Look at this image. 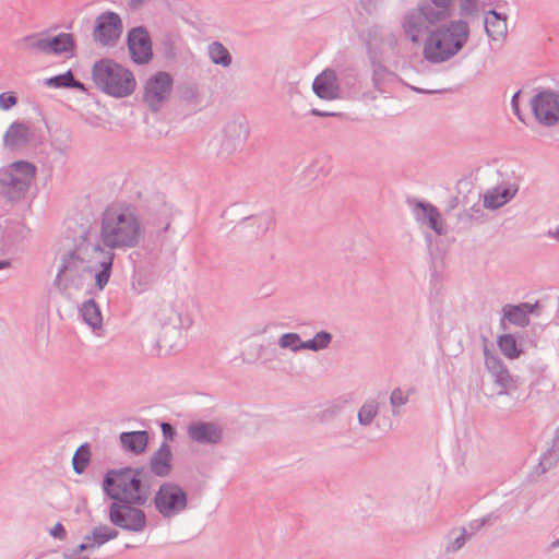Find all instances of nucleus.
Listing matches in <instances>:
<instances>
[{"instance_id": "obj_56", "label": "nucleus", "mask_w": 559, "mask_h": 559, "mask_svg": "<svg viewBox=\"0 0 559 559\" xmlns=\"http://www.w3.org/2000/svg\"><path fill=\"white\" fill-rule=\"evenodd\" d=\"M311 115H313L316 117H335L338 114L331 112V111H323V110L313 108V109H311Z\"/></svg>"}, {"instance_id": "obj_44", "label": "nucleus", "mask_w": 559, "mask_h": 559, "mask_svg": "<svg viewBox=\"0 0 559 559\" xmlns=\"http://www.w3.org/2000/svg\"><path fill=\"white\" fill-rule=\"evenodd\" d=\"M99 237L100 242H97L96 245L87 243L84 247L79 248V252L88 254L90 251L96 252V253H103V247L102 243H105V212L99 217Z\"/></svg>"}, {"instance_id": "obj_45", "label": "nucleus", "mask_w": 559, "mask_h": 559, "mask_svg": "<svg viewBox=\"0 0 559 559\" xmlns=\"http://www.w3.org/2000/svg\"><path fill=\"white\" fill-rule=\"evenodd\" d=\"M93 81L100 92L105 93V58L94 63Z\"/></svg>"}, {"instance_id": "obj_54", "label": "nucleus", "mask_w": 559, "mask_h": 559, "mask_svg": "<svg viewBox=\"0 0 559 559\" xmlns=\"http://www.w3.org/2000/svg\"><path fill=\"white\" fill-rule=\"evenodd\" d=\"M148 0H129L128 7L130 10L135 11L139 10L142 5H144Z\"/></svg>"}, {"instance_id": "obj_2", "label": "nucleus", "mask_w": 559, "mask_h": 559, "mask_svg": "<svg viewBox=\"0 0 559 559\" xmlns=\"http://www.w3.org/2000/svg\"><path fill=\"white\" fill-rule=\"evenodd\" d=\"M471 37L469 23L466 20H447L433 27L423 45V57L431 64L448 62L457 56Z\"/></svg>"}, {"instance_id": "obj_47", "label": "nucleus", "mask_w": 559, "mask_h": 559, "mask_svg": "<svg viewBox=\"0 0 559 559\" xmlns=\"http://www.w3.org/2000/svg\"><path fill=\"white\" fill-rule=\"evenodd\" d=\"M252 223L255 224L259 228V231L257 233V235H263L273 225V215L270 213H266V214H262L260 216H255L252 218Z\"/></svg>"}, {"instance_id": "obj_53", "label": "nucleus", "mask_w": 559, "mask_h": 559, "mask_svg": "<svg viewBox=\"0 0 559 559\" xmlns=\"http://www.w3.org/2000/svg\"><path fill=\"white\" fill-rule=\"evenodd\" d=\"M84 120L86 123H88L92 127H99L103 121L102 117H99L91 111L86 112Z\"/></svg>"}, {"instance_id": "obj_57", "label": "nucleus", "mask_w": 559, "mask_h": 559, "mask_svg": "<svg viewBox=\"0 0 559 559\" xmlns=\"http://www.w3.org/2000/svg\"><path fill=\"white\" fill-rule=\"evenodd\" d=\"M198 95V88L194 85H190L185 91V97L186 98H193Z\"/></svg>"}, {"instance_id": "obj_38", "label": "nucleus", "mask_w": 559, "mask_h": 559, "mask_svg": "<svg viewBox=\"0 0 559 559\" xmlns=\"http://www.w3.org/2000/svg\"><path fill=\"white\" fill-rule=\"evenodd\" d=\"M333 336L328 331L318 332L312 338L306 341V349L320 352L326 349L332 343Z\"/></svg>"}, {"instance_id": "obj_22", "label": "nucleus", "mask_w": 559, "mask_h": 559, "mask_svg": "<svg viewBox=\"0 0 559 559\" xmlns=\"http://www.w3.org/2000/svg\"><path fill=\"white\" fill-rule=\"evenodd\" d=\"M148 432L145 430L121 432L119 435L120 448L124 453L141 455L148 444Z\"/></svg>"}, {"instance_id": "obj_18", "label": "nucleus", "mask_w": 559, "mask_h": 559, "mask_svg": "<svg viewBox=\"0 0 559 559\" xmlns=\"http://www.w3.org/2000/svg\"><path fill=\"white\" fill-rule=\"evenodd\" d=\"M187 433L195 443L213 445L223 440L224 429L214 421H195L188 426Z\"/></svg>"}, {"instance_id": "obj_31", "label": "nucleus", "mask_w": 559, "mask_h": 559, "mask_svg": "<svg viewBox=\"0 0 559 559\" xmlns=\"http://www.w3.org/2000/svg\"><path fill=\"white\" fill-rule=\"evenodd\" d=\"M45 84L47 86L55 87V88L64 87V88H75V90H79L82 92L86 91L85 85L82 82L75 80L71 70H68L67 72H64L62 74L46 79Z\"/></svg>"}, {"instance_id": "obj_15", "label": "nucleus", "mask_w": 559, "mask_h": 559, "mask_svg": "<svg viewBox=\"0 0 559 559\" xmlns=\"http://www.w3.org/2000/svg\"><path fill=\"white\" fill-rule=\"evenodd\" d=\"M531 107L543 126L552 127L559 121V93L543 91L531 99Z\"/></svg>"}, {"instance_id": "obj_7", "label": "nucleus", "mask_w": 559, "mask_h": 559, "mask_svg": "<svg viewBox=\"0 0 559 559\" xmlns=\"http://www.w3.org/2000/svg\"><path fill=\"white\" fill-rule=\"evenodd\" d=\"M250 135V124L246 117L239 116L227 121L221 132L217 157L227 160L241 152Z\"/></svg>"}, {"instance_id": "obj_5", "label": "nucleus", "mask_w": 559, "mask_h": 559, "mask_svg": "<svg viewBox=\"0 0 559 559\" xmlns=\"http://www.w3.org/2000/svg\"><path fill=\"white\" fill-rule=\"evenodd\" d=\"M141 469L122 467L107 471V497L114 502L145 504L148 493L142 487Z\"/></svg>"}, {"instance_id": "obj_16", "label": "nucleus", "mask_w": 559, "mask_h": 559, "mask_svg": "<svg viewBox=\"0 0 559 559\" xmlns=\"http://www.w3.org/2000/svg\"><path fill=\"white\" fill-rule=\"evenodd\" d=\"M408 203L415 219L419 224L428 226L439 236L447 234L445 222L435 205L417 200L409 201Z\"/></svg>"}, {"instance_id": "obj_28", "label": "nucleus", "mask_w": 559, "mask_h": 559, "mask_svg": "<svg viewBox=\"0 0 559 559\" xmlns=\"http://www.w3.org/2000/svg\"><path fill=\"white\" fill-rule=\"evenodd\" d=\"M80 313L83 321L88 324L94 331L102 330L103 317L99 307L94 299H88L82 304Z\"/></svg>"}, {"instance_id": "obj_25", "label": "nucleus", "mask_w": 559, "mask_h": 559, "mask_svg": "<svg viewBox=\"0 0 559 559\" xmlns=\"http://www.w3.org/2000/svg\"><path fill=\"white\" fill-rule=\"evenodd\" d=\"M47 55H68L72 57L76 47L71 33H59L56 36L46 34Z\"/></svg>"}, {"instance_id": "obj_49", "label": "nucleus", "mask_w": 559, "mask_h": 559, "mask_svg": "<svg viewBox=\"0 0 559 559\" xmlns=\"http://www.w3.org/2000/svg\"><path fill=\"white\" fill-rule=\"evenodd\" d=\"M151 282L152 281L150 278L143 276L141 272H138L133 276L132 288L139 294L143 293L148 288Z\"/></svg>"}, {"instance_id": "obj_1", "label": "nucleus", "mask_w": 559, "mask_h": 559, "mask_svg": "<svg viewBox=\"0 0 559 559\" xmlns=\"http://www.w3.org/2000/svg\"><path fill=\"white\" fill-rule=\"evenodd\" d=\"M146 320L150 331L143 332L141 344L148 355L156 357L176 352L182 342V331L194 322L189 300L177 296L153 300L147 308Z\"/></svg>"}, {"instance_id": "obj_23", "label": "nucleus", "mask_w": 559, "mask_h": 559, "mask_svg": "<svg viewBox=\"0 0 559 559\" xmlns=\"http://www.w3.org/2000/svg\"><path fill=\"white\" fill-rule=\"evenodd\" d=\"M171 460L170 445L167 442H163L150 459L151 472L158 477L168 476L171 472Z\"/></svg>"}, {"instance_id": "obj_17", "label": "nucleus", "mask_w": 559, "mask_h": 559, "mask_svg": "<svg viewBox=\"0 0 559 559\" xmlns=\"http://www.w3.org/2000/svg\"><path fill=\"white\" fill-rule=\"evenodd\" d=\"M540 308L542 306L538 301L535 304H507L502 307V317L500 319V325L503 330H506V322L508 321L509 323L515 326L525 328L530 324V314L539 313Z\"/></svg>"}, {"instance_id": "obj_62", "label": "nucleus", "mask_w": 559, "mask_h": 559, "mask_svg": "<svg viewBox=\"0 0 559 559\" xmlns=\"http://www.w3.org/2000/svg\"><path fill=\"white\" fill-rule=\"evenodd\" d=\"M559 547V538L554 540L550 545H549V550H555L556 548Z\"/></svg>"}, {"instance_id": "obj_60", "label": "nucleus", "mask_w": 559, "mask_h": 559, "mask_svg": "<svg viewBox=\"0 0 559 559\" xmlns=\"http://www.w3.org/2000/svg\"><path fill=\"white\" fill-rule=\"evenodd\" d=\"M111 265H112V255L107 257V281L109 280V276H110Z\"/></svg>"}, {"instance_id": "obj_13", "label": "nucleus", "mask_w": 559, "mask_h": 559, "mask_svg": "<svg viewBox=\"0 0 559 559\" xmlns=\"http://www.w3.org/2000/svg\"><path fill=\"white\" fill-rule=\"evenodd\" d=\"M136 87V80L131 70L107 60V95L117 98L131 95Z\"/></svg>"}, {"instance_id": "obj_59", "label": "nucleus", "mask_w": 559, "mask_h": 559, "mask_svg": "<svg viewBox=\"0 0 559 559\" xmlns=\"http://www.w3.org/2000/svg\"><path fill=\"white\" fill-rule=\"evenodd\" d=\"M386 41L389 45L391 46H396L397 45V38L394 34H390L388 37H386Z\"/></svg>"}, {"instance_id": "obj_33", "label": "nucleus", "mask_w": 559, "mask_h": 559, "mask_svg": "<svg viewBox=\"0 0 559 559\" xmlns=\"http://www.w3.org/2000/svg\"><path fill=\"white\" fill-rule=\"evenodd\" d=\"M380 404L374 399H369L364 402L358 411V423L362 427H369L374 418L378 416Z\"/></svg>"}, {"instance_id": "obj_40", "label": "nucleus", "mask_w": 559, "mask_h": 559, "mask_svg": "<svg viewBox=\"0 0 559 559\" xmlns=\"http://www.w3.org/2000/svg\"><path fill=\"white\" fill-rule=\"evenodd\" d=\"M345 402L344 401H334L326 405L323 409H321L317 414V418L320 423H329L336 418L344 409Z\"/></svg>"}, {"instance_id": "obj_19", "label": "nucleus", "mask_w": 559, "mask_h": 559, "mask_svg": "<svg viewBox=\"0 0 559 559\" xmlns=\"http://www.w3.org/2000/svg\"><path fill=\"white\" fill-rule=\"evenodd\" d=\"M518 191V183L511 181L501 182L485 191L483 205L488 210H498L509 203L516 195Z\"/></svg>"}, {"instance_id": "obj_6", "label": "nucleus", "mask_w": 559, "mask_h": 559, "mask_svg": "<svg viewBox=\"0 0 559 559\" xmlns=\"http://www.w3.org/2000/svg\"><path fill=\"white\" fill-rule=\"evenodd\" d=\"M36 175L34 164L25 160L13 162L0 171V191L10 201L25 197Z\"/></svg>"}, {"instance_id": "obj_21", "label": "nucleus", "mask_w": 559, "mask_h": 559, "mask_svg": "<svg viewBox=\"0 0 559 559\" xmlns=\"http://www.w3.org/2000/svg\"><path fill=\"white\" fill-rule=\"evenodd\" d=\"M33 138L31 126L15 121L10 124L3 135V145L12 151L25 147Z\"/></svg>"}, {"instance_id": "obj_35", "label": "nucleus", "mask_w": 559, "mask_h": 559, "mask_svg": "<svg viewBox=\"0 0 559 559\" xmlns=\"http://www.w3.org/2000/svg\"><path fill=\"white\" fill-rule=\"evenodd\" d=\"M278 347L282 349H289L293 353H298L306 349V341H302L300 335L295 332L284 333L278 337Z\"/></svg>"}, {"instance_id": "obj_52", "label": "nucleus", "mask_w": 559, "mask_h": 559, "mask_svg": "<svg viewBox=\"0 0 559 559\" xmlns=\"http://www.w3.org/2000/svg\"><path fill=\"white\" fill-rule=\"evenodd\" d=\"M50 535L55 538H58L60 540H63L66 538V530L63 525L58 522L51 530Z\"/></svg>"}, {"instance_id": "obj_37", "label": "nucleus", "mask_w": 559, "mask_h": 559, "mask_svg": "<svg viewBox=\"0 0 559 559\" xmlns=\"http://www.w3.org/2000/svg\"><path fill=\"white\" fill-rule=\"evenodd\" d=\"M91 460V450L87 443L81 444L72 457L73 471L81 475L86 469Z\"/></svg>"}, {"instance_id": "obj_63", "label": "nucleus", "mask_w": 559, "mask_h": 559, "mask_svg": "<svg viewBox=\"0 0 559 559\" xmlns=\"http://www.w3.org/2000/svg\"><path fill=\"white\" fill-rule=\"evenodd\" d=\"M486 518L481 519L480 521H476V528H480L481 526H484L486 524Z\"/></svg>"}, {"instance_id": "obj_58", "label": "nucleus", "mask_w": 559, "mask_h": 559, "mask_svg": "<svg viewBox=\"0 0 559 559\" xmlns=\"http://www.w3.org/2000/svg\"><path fill=\"white\" fill-rule=\"evenodd\" d=\"M118 535L117 531L114 528H107V542L116 538Z\"/></svg>"}, {"instance_id": "obj_4", "label": "nucleus", "mask_w": 559, "mask_h": 559, "mask_svg": "<svg viewBox=\"0 0 559 559\" xmlns=\"http://www.w3.org/2000/svg\"><path fill=\"white\" fill-rule=\"evenodd\" d=\"M142 226L133 205L114 202L107 206V247L132 248L139 243Z\"/></svg>"}, {"instance_id": "obj_43", "label": "nucleus", "mask_w": 559, "mask_h": 559, "mask_svg": "<svg viewBox=\"0 0 559 559\" xmlns=\"http://www.w3.org/2000/svg\"><path fill=\"white\" fill-rule=\"evenodd\" d=\"M105 544V528L103 527H96L93 531V538L90 536H86L85 542L80 544L78 547L79 551L86 550L88 548H93L95 545H103Z\"/></svg>"}, {"instance_id": "obj_50", "label": "nucleus", "mask_w": 559, "mask_h": 559, "mask_svg": "<svg viewBox=\"0 0 559 559\" xmlns=\"http://www.w3.org/2000/svg\"><path fill=\"white\" fill-rule=\"evenodd\" d=\"M17 104V97L13 92H3L0 94V109L9 110Z\"/></svg>"}, {"instance_id": "obj_14", "label": "nucleus", "mask_w": 559, "mask_h": 559, "mask_svg": "<svg viewBox=\"0 0 559 559\" xmlns=\"http://www.w3.org/2000/svg\"><path fill=\"white\" fill-rule=\"evenodd\" d=\"M484 357L485 368L492 378L496 393L498 395H510L518 386L516 380L511 376L501 358L492 354L487 346L484 348Z\"/></svg>"}, {"instance_id": "obj_36", "label": "nucleus", "mask_w": 559, "mask_h": 559, "mask_svg": "<svg viewBox=\"0 0 559 559\" xmlns=\"http://www.w3.org/2000/svg\"><path fill=\"white\" fill-rule=\"evenodd\" d=\"M421 2L428 4L441 22L453 15V0H425Z\"/></svg>"}, {"instance_id": "obj_42", "label": "nucleus", "mask_w": 559, "mask_h": 559, "mask_svg": "<svg viewBox=\"0 0 559 559\" xmlns=\"http://www.w3.org/2000/svg\"><path fill=\"white\" fill-rule=\"evenodd\" d=\"M479 14L478 0H459V15L460 19L473 20Z\"/></svg>"}, {"instance_id": "obj_24", "label": "nucleus", "mask_w": 559, "mask_h": 559, "mask_svg": "<svg viewBox=\"0 0 559 559\" xmlns=\"http://www.w3.org/2000/svg\"><path fill=\"white\" fill-rule=\"evenodd\" d=\"M508 16L496 10H489L485 14V31L487 36L492 40H500L508 35Z\"/></svg>"}, {"instance_id": "obj_26", "label": "nucleus", "mask_w": 559, "mask_h": 559, "mask_svg": "<svg viewBox=\"0 0 559 559\" xmlns=\"http://www.w3.org/2000/svg\"><path fill=\"white\" fill-rule=\"evenodd\" d=\"M369 53L371 52V47L369 46ZM372 62V83L376 90L383 92L386 84L399 81V76L390 71L385 66L376 60V56L370 55Z\"/></svg>"}, {"instance_id": "obj_32", "label": "nucleus", "mask_w": 559, "mask_h": 559, "mask_svg": "<svg viewBox=\"0 0 559 559\" xmlns=\"http://www.w3.org/2000/svg\"><path fill=\"white\" fill-rule=\"evenodd\" d=\"M207 56L212 63L223 68L230 67L233 57L221 41H213L207 46Z\"/></svg>"}, {"instance_id": "obj_34", "label": "nucleus", "mask_w": 559, "mask_h": 559, "mask_svg": "<svg viewBox=\"0 0 559 559\" xmlns=\"http://www.w3.org/2000/svg\"><path fill=\"white\" fill-rule=\"evenodd\" d=\"M497 345L500 352L509 359L519 358L522 354V349L512 334L500 335L497 340Z\"/></svg>"}, {"instance_id": "obj_27", "label": "nucleus", "mask_w": 559, "mask_h": 559, "mask_svg": "<svg viewBox=\"0 0 559 559\" xmlns=\"http://www.w3.org/2000/svg\"><path fill=\"white\" fill-rule=\"evenodd\" d=\"M22 50L32 55H47L46 33H35L20 39Z\"/></svg>"}, {"instance_id": "obj_61", "label": "nucleus", "mask_w": 559, "mask_h": 559, "mask_svg": "<svg viewBox=\"0 0 559 559\" xmlns=\"http://www.w3.org/2000/svg\"><path fill=\"white\" fill-rule=\"evenodd\" d=\"M11 265V262L9 260H2L0 261V270L7 269Z\"/></svg>"}, {"instance_id": "obj_3", "label": "nucleus", "mask_w": 559, "mask_h": 559, "mask_svg": "<svg viewBox=\"0 0 559 559\" xmlns=\"http://www.w3.org/2000/svg\"><path fill=\"white\" fill-rule=\"evenodd\" d=\"M100 270L93 267L88 261L76 254L68 253L62 259V264L57 273L55 285L60 293L71 299L74 293L87 289L95 282L99 290L105 287V259L97 261Z\"/></svg>"}, {"instance_id": "obj_10", "label": "nucleus", "mask_w": 559, "mask_h": 559, "mask_svg": "<svg viewBox=\"0 0 559 559\" xmlns=\"http://www.w3.org/2000/svg\"><path fill=\"white\" fill-rule=\"evenodd\" d=\"M135 502H112L109 510L110 521L129 532L141 533L146 528V514Z\"/></svg>"}, {"instance_id": "obj_64", "label": "nucleus", "mask_w": 559, "mask_h": 559, "mask_svg": "<svg viewBox=\"0 0 559 559\" xmlns=\"http://www.w3.org/2000/svg\"><path fill=\"white\" fill-rule=\"evenodd\" d=\"M546 368H547V365H546V364H539V365L536 367V370H537L538 372H543Z\"/></svg>"}, {"instance_id": "obj_48", "label": "nucleus", "mask_w": 559, "mask_h": 559, "mask_svg": "<svg viewBox=\"0 0 559 559\" xmlns=\"http://www.w3.org/2000/svg\"><path fill=\"white\" fill-rule=\"evenodd\" d=\"M93 37L95 41L105 44V12L99 14L96 19Z\"/></svg>"}, {"instance_id": "obj_46", "label": "nucleus", "mask_w": 559, "mask_h": 559, "mask_svg": "<svg viewBox=\"0 0 559 559\" xmlns=\"http://www.w3.org/2000/svg\"><path fill=\"white\" fill-rule=\"evenodd\" d=\"M69 143L70 134L68 132H63L60 136L56 135L51 139L52 147L62 155H66L68 153L70 146Z\"/></svg>"}, {"instance_id": "obj_11", "label": "nucleus", "mask_w": 559, "mask_h": 559, "mask_svg": "<svg viewBox=\"0 0 559 559\" xmlns=\"http://www.w3.org/2000/svg\"><path fill=\"white\" fill-rule=\"evenodd\" d=\"M173 84L174 79L168 72L159 71L152 75L144 86V104L152 111H158L169 98Z\"/></svg>"}, {"instance_id": "obj_9", "label": "nucleus", "mask_w": 559, "mask_h": 559, "mask_svg": "<svg viewBox=\"0 0 559 559\" xmlns=\"http://www.w3.org/2000/svg\"><path fill=\"white\" fill-rule=\"evenodd\" d=\"M154 506L164 519H171L188 508V496L185 489L175 483H164L154 496Z\"/></svg>"}, {"instance_id": "obj_51", "label": "nucleus", "mask_w": 559, "mask_h": 559, "mask_svg": "<svg viewBox=\"0 0 559 559\" xmlns=\"http://www.w3.org/2000/svg\"><path fill=\"white\" fill-rule=\"evenodd\" d=\"M160 428L166 441H173L175 439L176 430L169 423H162Z\"/></svg>"}, {"instance_id": "obj_20", "label": "nucleus", "mask_w": 559, "mask_h": 559, "mask_svg": "<svg viewBox=\"0 0 559 559\" xmlns=\"http://www.w3.org/2000/svg\"><path fill=\"white\" fill-rule=\"evenodd\" d=\"M314 94L324 100H334L340 97L341 87L337 74L332 69H325L316 76L312 83Z\"/></svg>"}, {"instance_id": "obj_12", "label": "nucleus", "mask_w": 559, "mask_h": 559, "mask_svg": "<svg viewBox=\"0 0 559 559\" xmlns=\"http://www.w3.org/2000/svg\"><path fill=\"white\" fill-rule=\"evenodd\" d=\"M127 47L130 59L138 66H146L154 58L152 38L144 26H135L128 31Z\"/></svg>"}, {"instance_id": "obj_30", "label": "nucleus", "mask_w": 559, "mask_h": 559, "mask_svg": "<svg viewBox=\"0 0 559 559\" xmlns=\"http://www.w3.org/2000/svg\"><path fill=\"white\" fill-rule=\"evenodd\" d=\"M559 462V427L555 430L549 449L542 455L538 467L546 473Z\"/></svg>"}, {"instance_id": "obj_41", "label": "nucleus", "mask_w": 559, "mask_h": 559, "mask_svg": "<svg viewBox=\"0 0 559 559\" xmlns=\"http://www.w3.org/2000/svg\"><path fill=\"white\" fill-rule=\"evenodd\" d=\"M409 400V393L403 391L401 388H395L390 394V405L393 416L401 415V407L404 406Z\"/></svg>"}, {"instance_id": "obj_55", "label": "nucleus", "mask_w": 559, "mask_h": 559, "mask_svg": "<svg viewBox=\"0 0 559 559\" xmlns=\"http://www.w3.org/2000/svg\"><path fill=\"white\" fill-rule=\"evenodd\" d=\"M519 96H520V93H515L513 96H512V99H511V105H512V109H513V112L519 117L521 118L520 116V110H519Z\"/></svg>"}, {"instance_id": "obj_39", "label": "nucleus", "mask_w": 559, "mask_h": 559, "mask_svg": "<svg viewBox=\"0 0 559 559\" xmlns=\"http://www.w3.org/2000/svg\"><path fill=\"white\" fill-rule=\"evenodd\" d=\"M469 535L465 528L453 530L450 533V540L445 546V552L453 554L459 551L467 542Z\"/></svg>"}, {"instance_id": "obj_29", "label": "nucleus", "mask_w": 559, "mask_h": 559, "mask_svg": "<svg viewBox=\"0 0 559 559\" xmlns=\"http://www.w3.org/2000/svg\"><path fill=\"white\" fill-rule=\"evenodd\" d=\"M123 22L120 15L107 10V47L117 45L123 33Z\"/></svg>"}, {"instance_id": "obj_8", "label": "nucleus", "mask_w": 559, "mask_h": 559, "mask_svg": "<svg viewBox=\"0 0 559 559\" xmlns=\"http://www.w3.org/2000/svg\"><path fill=\"white\" fill-rule=\"evenodd\" d=\"M441 21L436 16L428 4L419 2L415 8L407 10L401 20V27L404 36L413 44L419 41V37L425 32H430L432 26H437Z\"/></svg>"}]
</instances>
